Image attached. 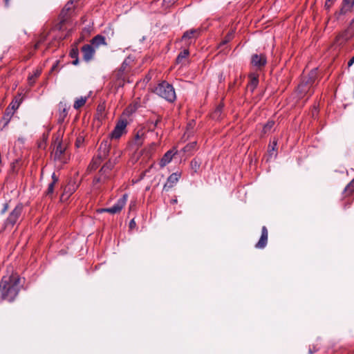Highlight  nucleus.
<instances>
[{
    "label": "nucleus",
    "mask_w": 354,
    "mask_h": 354,
    "mask_svg": "<svg viewBox=\"0 0 354 354\" xmlns=\"http://www.w3.org/2000/svg\"><path fill=\"white\" fill-rule=\"evenodd\" d=\"M22 285L17 274L4 276L0 282V296L3 300L13 301L18 295Z\"/></svg>",
    "instance_id": "nucleus-1"
},
{
    "label": "nucleus",
    "mask_w": 354,
    "mask_h": 354,
    "mask_svg": "<svg viewBox=\"0 0 354 354\" xmlns=\"http://www.w3.org/2000/svg\"><path fill=\"white\" fill-rule=\"evenodd\" d=\"M135 56L129 55L124 59L121 66L113 72L111 78L116 87H123L126 82H129L128 77L135 64Z\"/></svg>",
    "instance_id": "nucleus-2"
},
{
    "label": "nucleus",
    "mask_w": 354,
    "mask_h": 354,
    "mask_svg": "<svg viewBox=\"0 0 354 354\" xmlns=\"http://www.w3.org/2000/svg\"><path fill=\"white\" fill-rule=\"evenodd\" d=\"M154 93L170 102H174L176 98L173 86L165 81L158 84L154 89Z\"/></svg>",
    "instance_id": "nucleus-3"
},
{
    "label": "nucleus",
    "mask_w": 354,
    "mask_h": 354,
    "mask_svg": "<svg viewBox=\"0 0 354 354\" xmlns=\"http://www.w3.org/2000/svg\"><path fill=\"white\" fill-rule=\"evenodd\" d=\"M23 209L24 205L22 203H18L15 206V207L9 214L6 220L4 221V228L12 227L15 224L17 223L18 221L21 216Z\"/></svg>",
    "instance_id": "nucleus-4"
},
{
    "label": "nucleus",
    "mask_w": 354,
    "mask_h": 354,
    "mask_svg": "<svg viewBox=\"0 0 354 354\" xmlns=\"http://www.w3.org/2000/svg\"><path fill=\"white\" fill-rule=\"evenodd\" d=\"M62 133L59 130L54 140V156L55 160H62V156L64 154L66 149V146L62 142Z\"/></svg>",
    "instance_id": "nucleus-5"
},
{
    "label": "nucleus",
    "mask_w": 354,
    "mask_h": 354,
    "mask_svg": "<svg viewBox=\"0 0 354 354\" xmlns=\"http://www.w3.org/2000/svg\"><path fill=\"white\" fill-rule=\"evenodd\" d=\"M267 64V57L265 54H253L251 56L250 64L257 71H262Z\"/></svg>",
    "instance_id": "nucleus-6"
},
{
    "label": "nucleus",
    "mask_w": 354,
    "mask_h": 354,
    "mask_svg": "<svg viewBox=\"0 0 354 354\" xmlns=\"http://www.w3.org/2000/svg\"><path fill=\"white\" fill-rule=\"evenodd\" d=\"M127 201V194H124L118 201L111 207L103 208L100 210V212H108L112 214L119 213L124 207Z\"/></svg>",
    "instance_id": "nucleus-7"
},
{
    "label": "nucleus",
    "mask_w": 354,
    "mask_h": 354,
    "mask_svg": "<svg viewBox=\"0 0 354 354\" xmlns=\"http://www.w3.org/2000/svg\"><path fill=\"white\" fill-rule=\"evenodd\" d=\"M353 32H351L348 28H346L337 35L333 41V45L337 47H341L353 37Z\"/></svg>",
    "instance_id": "nucleus-8"
},
{
    "label": "nucleus",
    "mask_w": 354,
    "mask_h": 354,
    "mask_svg": "<svg viewBox=\"0 0 354 354\" xmlns=\"http://www.w3.org/2000/svg\"><path fill=\"white\" fill-rule=\"evenodd\" d=\"M316 74V71H312L308 78L305 77L302 80L297 88L301 95L306 93L308 91L310 86L313 84L315 80Z\"/></svg>",
    "instance_id": "nucleus-9"
},
{
    "label": "nucleus",
    "mask_w": 354,
    "mask_h": 354,
    "mask_svg": "<svg viewBox=\"0 0 354 354\" xmlns=\"http://www.w3.org/2000/svg\"><path fill=\"white\" fill-rule=\"evenodd\" d=\"M127 125V121L126 119H120L116 123L114 129L110 134L111 139H118L125 132V129Z\"/></svg>",
    "instance_id": "nucleus-10"
},
{
    "label": "nucleus",
    "mask_w": 354,
    "mask_h": 354,
    "mask_svg": "<svg viewBox=\"0 0 354 354\" xmlns=\"http://www.w3.org/2000/svg\"><path fill=\"white\" fill-rule=\"evenodd\" d=\"M201 34V29H190L185 31L181 38L182 41H185L187 46L190 45L199 37Z\"/></svg>",
    "instance_id": "nucleus-11"
},
{
    "label": "nucleus",
    "mask_w": 354,
    "mask_h": 354,
    "mask_svg": "<svg viewBox=\"0 0 354 354\" xmlns=\"http://www.w3.org/2000/svg\"><path fill=\"white\" fill-rule=\"evenodd\" d=\"M115 163L111 161L106 162L100 170V177L95 180L97 183H104V181L110 178L109 172L113 168Z\"/></svg>",
    "instance_id": "nucleus-12"
},
{
    "label": "nucleus",
    "mask_w": 354,
    "mask_h": 354,
    "mask_svg": "<svg viewBox=\"0 0 354 354\" xmlns=\"http://www.w3.org/2000/svg\"><path fill=\"white\" fill-rule=\"evenodd\" d=\"M111 148V141L109 139L104 140L100 145L98 149L97 158L102 160L109 156Z\"/></svg>",
    "instance_id": "nucleus-13"
},
{
    "label": "nucleus",
    "mask_w": 354,
    "mask_h": 354,
    "mask_svg": "<svg viewBox=\"0 0 354 354\" xmlns=\"http://www.w3.org/2000/svg\"><path fill=\"white\" fill-rule=\"evenodd\" d=\"M82 52L84 60L89 62L93 59L95 53V49L91 44H85L82 47Z\"/></svg>",
    "instance_id": "nucleus-14"
},
{
    "label": "nucleus",
    "mask_w": 354,
    "mask_h": 354,
    "mask_svg": "<svg viewBox=\"0 0 354 354\" xmlns=\"http://www.w3.org/2000/svg\"><path fill=\"white\" fill-rule=\"evenodd\" d=\"M145 138L146 130L143 128H141L136 132L133 140V145L137 147H139L142 145Z\"/></svg>",
    "instance_id": "nucleus-15"
},
{
    "label": "nucleus",
    "mask_w": 354,
    "mask_h": 354,
    "mask_svg": "<svg viewBox=\"0 0 354 354\" xmlns=\"http://www.w3.org/2000/svg\"><path fill=\"white\" fill-rule=\"evenodd\" d=\"M268 231L266 226H263L261 229V235L259 241L255 244L257 249H263L268 243Z\"/></svg>",
    "instance_id": "nucleus-16"
},
{
    "label": "nucleus",
    "mask_w": 354,
    "mask_h": 354,
    "mask_svg": "<svg viewBox=\"0 0 354 354\" xmlns=\"http://www.w3.org/2000/svg\"><path fill=\"white\" fill-rule=\"evenodd\" d=\"M77 185L75 182L70 181L64 188L63 193L61 196V200H66L70 196L75 192Z\"/></svg>",
    "instance_id": "nucleus-17"
},
{
    "label": "nucleus",
    "mask_w": 354,
    "mask_h": 354,
    "mask_svg": "<svg viewBox=\"0 0 354 354\" xmlns=\"http://www.w3.org/2000/svg\"><path fill=\"white\" fill-rule=\"evenodd\" d=\"M176 153V151L175 149H170L167 151L162 157V158L160 160L159 165L161 168H163L165 167L167 164H169L174 156Z\"/></svg>",
    "instance_id": "nucleus-18"
},
{
    "label": "nucleus",
    "mask_w": 354,
    "mask_h": 354,
    "mask_svg": "<svg viewBox=\"0 0 354 354\" xmlns=\"http://www.w3.org/2000/svg\"><path fill=\"white\" fill-rule=\"evenodd\" d=\"M250 82L248 84V88L252 93L259 84V75L255 73L249 75Z\"/></svg>",
    "instance_id": "nucleus-19"
},
{
    "label": "nucleus",
    "mask_w": 354,
    "mask_h": 354,
    "mask_svg": "<svg viewBox=\"0 0 354 354\" xmlns=\"http://www.w3.org/2000/svg\"><path fill=\"white\" fill-rule=\"evenodd\" d=\"M59 117L57 119V122H58V123L62 124L64 122L66 117L68 115V109L66 107V104L63 102H60L59 104Z\"/></svg>",
    "instance_id": "nucleus-20"
},
{
    "label": "nucleus",
    "mask_w": 354,
    "mask_h": 354,
    "mask_svg": "<svg viewBox=\"0 0 354 354\" xmlns=\"http://www.w3.org/2000/svg\"><path fill=\"white\" fill-rule=\"evenodd\" d=\"M92 46L95 48H98L100 45H106V39L101 35L95 36L91 41Z\"/></svg>",
    "instance_id": "nucleus-21"
},
{
    "label": "nucleus",
    "mask_w": 354,
    "mask_h": 354,
    "mask_svg": "<svg viewBox=\"0 0 354 354\" xmlns=\"http://www.w3.org/2000/svg\"><path fill=\"white\" fill-rule=\"evenodd\" d=\"M354 5V0H343L342 6L339 10V15H345L350 11Z\"/></svg>",
    "instance_id": "nucleus-22"
},
{
    "label": "nucleus",
    "mask_w": 354,
    "mask_h": 354,
    "mask_svg": "<svg viewBox=\"0 0 354 354\" xmlns=\"http://www.w3.org/2000/svg\"><path fill=\"white\" fill-rule=\"evenodd\" d=\"M178 180V174L176 173H173L171 174L168 178L167 183L164 185L163 189L166 190V187L168 186L169 187H173V185L176 183Z\"/></svg>",
    "instance_id": "nucleus-23"
},
{
    "label": "nucleus",
    "mask_w": 354,
    "mask_h": 354,
    "mask_svg": "<svg viewBox=\"0 0 354 354\" xmlns=\"http://www.w3.org/2000/svg\"><path fill=\"white\" fill-rule=\"evenodd\" d=\"M79 50L77 46H74L71 48L69 53V55L71 58L73 59L72 64L73 65H77L79 64Z\"/></svg>",
    "instance_id": "nucleus-24"
},
{
    "label": "nucleus",
    "mask_w": 354,
    "mask_h": 354,
    "mask_svg": "<svg viewBox=\"0 0 354 354\" xmlns=\"http://www.w3.org/2000/svg\"><path fill=\"white\" fill-rule=\"evenodd\" d=\"M189 55V51L188 48H185L182 50L177 56L176 59V63L177 64H182L183 59H186Z\"/></svg>",
    "instance_id": "nucleus-25"
},
{
    "label": "nucleus",
    "mask_w": 354,
    "mask_h": 354,
    "mask_svg": "<svg viewBox=\"0 0 354 354\" xmlns=\"http://www.w3.org/2000/svg\"><path fill=\"white\" fill-rule=\"evenodd\" d=\"M87 97H80V98L76 99L74 102L73 107L75 109H79L82 107L87 101Z\"/></svg>",
    "instance_id": "nucleus-26"
},
{
    "label": "nucleus",
    "mask_w": 354,
    "mask_h": 354,
    "mask_svg": "<svg viewBox=\"0 0 354 354\" xmlns=\"http://www.w3.org/2000/svg\"><path fill=\"white\" fill-rule=\"evenodd\" d=\"M41 71L37 69L32 75L28 76V80L30 86H33L35 80L41 75Z\"/></svg>",
    "instance_id": "nucleus-27"
},
{
    "label": "nucleus",
    "mask_w": 354,
    "mask_h": 354,
    "mask_svg": "<svg viewBox=\"0 0 354 354\" xmlns=\"http://www.w3.org/2000/svg\"><path fill=\"white\" fill-rule=\"evenodd\" d=\"M354 192V178L346 186L343 193L346 196L351 194Z\"/></svg>",
    "instance_id": "nucleus-28"
},
{
    "label": "nucleus",
    "mask_w": 354,
    "mask_h": 354,
    "mask_svg": "<svg viewBox=\"0 0 354 354\" xmlns=\"http://www.w3.org/2000/svg\"><path fill=\"white\" fill-rule=\"evenodd\" d=\"M196 147V142H192L190 143H188L187 145H185L183 147V151L185 153H192Z\"/></svg>",
    "instance_id": "nucleus-29"
},
{
    "label": "nucleus",
    "mask_w": 354,
    "mask_h": 354,
    "mask_svg": "<svg viewBox=\"0 0 354 354\" xmlns=\"http://www.w3.org/2000/svg\"><path fill=\"white\" fill-rule=\"evenodd\" d=\"M162 120V116L158 115L157 119L153 122L152 120H149V123H150L151 125H153V128H149V131H153L155 128H157L159 127V124H160Z\"/></svg>",
    "instance_id": "nucleus-30"
},
{
    "label": "nucleus",
    "mask_w": 354,
    "mask_h": 354,
    "mask_svg": "<svg viewBox=\"0 0 354 354\" xmlns=\"http://www.w3.org/2000/svg\"><path fill=\"white\" fill-rule=\"evenodd\" d=\"M190 166L194 173H196L198 169L200 168L201 162L194 158L191 161Z\"/></svg>",
    "instance_id": "nucleus-31"
},
{
    "label": "nucleus",
    "mask_w": 354,
    "mask_h": 354,
    "mask_svg": "<svg viewBox=\"0 0 354 354\" xmlns=\"http://www.w3.org/2000/svg\"><path fill=\"white\" fill-rule=\"evenodd\" d=\"M54 183H49L47 190L46 191L45 194L46 196H48L49 198H53V193H54V187H55Z\"/></svg>",
    "instance_id": "nucleus-32"
},
{
    "label": "nucleus",
    "mask_w": 354,
    "mask_h": 354,
    "mask_svg": "<svg viewBox=\"0 0 354 354\" xmlns=\"http://www.w3.org/2000/svg\"><path fill=\"white\" fill-rule=\"evenodd\" d=\"M233 38V32H228L224 39L220 43V47L222 46H224L227 44L228 42H230Z\"/></svg>",
    "instance_id": "nucleus-33"
},
{
    "label": "nucleus",
    "mask_w": 354,
    "mask_h": 354,
    "mask_svg": "<svg viewBox=\"0 0 354 354\" xmlns=\"http://www.w3.org/2000/svg\"><path fill=\"white\" fill-rule=\"evenodd\" d=\"M274 121H268L263 128V131L264 133H266L268 131H269L274 126Z\"/></svg>",
    "instance_id": "nucleus-34"
},
{
    "label": "nucleus",
    "mask_w": 354,
    "mask_h": 354,
    "mask_svg": "<svg viewBox=\"0 0 354 354\" xmlns=\"http://www.w3.org/2000/svg\"><path fill=\"white\" fill-rule=\"evenodd\" d=\"M84 141V138L83 136H78L75 141V146L77 148L81 147L83 145Z\"/></svg>",
    "instance_id": "nucleus-35"
},
{
    "label": "nucleus",
    "mask_w": 354,
    "mask_h": 354,
    "mask_svg": "<svg viewBox=\"0 0 354 354\" xmlns=\"http://www.w3.org/2000/svg\"><path fill=\"white\" fill-rule=\"evenodd\" d=\"M336 0H326L324 7L326 10H329Z\"/></svg>",
    "instance_id": "nucleus-36"
},
{
    "label": "nucleus",
    "mask_w": 354,
    "mask_h": 354,
    "mask_svg": "<svg viewBox=\"0 0 354 354\" xmlns=\"http://www.w3.org/2000/svg\"><path fill=\"white\" fill-rule=\"evenodd\" d=\"M10 106H11L12 109V110H16L19 108V102H18L17 100L16 101H12Z\"/></svg>",
    "instance_id": "nucleus-37"
},
{
    "label": "nucleus",
    "mask_w": 354,
    "mask_h": 354,
    "mask_svg": "<svg viewBox=\"0 0 354 354\" xmlns=\"http://www.w3.org/2000/svg\"><path fill=\"white\" fill-rule=\"evenodd\" d=\"M59 60H57L55 64L53 65L51 69H50V72H53V71H55L57 70L58 67H59Z\"/></svg>",
    "instance_id": "nucleus-38"
},
{
    "label": "nucleus",
    "mask_w": 354,
    "mask_h": 354,
    "mask_svg": "<svg viewBox=\"0 0 354 354\" xmlns=\"http://www.w3.org/2000/svg\"><path fill=\"white\" fill-rule=\"evenodd\" d=\"M73 5V2H68L66 6L64 8L62 12V14L65 11V10H70L71 9V6Z\"/></svg>",
    "instance_id": "nucleus-39"
},
{
    "label": "nucleus",
    "mask_w": 354,
    "mask_h": 354,
    "mask_svg": "<svg viewBox=\"0 0 354 354\" xmlns=\"http://www.w3.org/2000/svg\"><path fill=\"white\" fill-rule=\"evenodd\" d=\"M351 32H353L354 35V19L351 21L349 24V26L347 28Z\"/></svg>",
    "instance_id": "nucleus-40"
},
{
    "label": "nucleus",
    "mask_w": 354,
    "mask_h": 354,
    "mask_svg": "<svg viewBox=\"0 0 354 354\" xmlns=\"http://www.w3.org/2000/svg\"><path fill=\"white\" fill-rule=\"evenodd\" d=\"M58 177L55 175V173L52 174V183L56 184L58 182Z\"/></svg>",
    "instance_id": "nucleus-41"
},
{
    "label": "nucleus",
    "mask_w": 354,
    "mask_h": 354,
    "mask_svg": "<svg viewBox=\"0 0 354 354\" xmlns=\"http://www.w3.org/2000/svg\"><path fill=\"white\" fill-rule=\"evenodd\" d=\"M276 146H277V141H274L273 145L272 147L269 146V152L271 153L272 151H274Z\"/></svg>",
    "instance_id": "nucleus-42"
},
{
    "label": "nucleus",
    "mask_w": 354,
    "mask_h": 354,
    "mask_svg": "<svg viewBox=\"0 0 354 354\" xmlns=\"http://www.w3.org/2000/svg\"><path fill=\"white\" fill-rule=\"evenodd\" d=\"M136 223L134 218L131 219L129 222V227L131 229H133V227H136Z\"/></svg>",
    "instance_id": "nucleus-43"
},
{
    "label": "nucleus",
    "mask_w": 354,
    "mask_h": 354,
    "mask_svg": "<svg viewBox=\"0 0 354 354\" xmlns=\"http://www.w3.org/2000/svg\"><path fill=\"white\" fill-rule=\"evenodd\" d=\"M8 208V203H4V205H3V208L2 209V210H1V213L2 214H4V213L7 211Z\"/></svg>",
    "instance_id": "nucleus-44"
},
{
    "label": "nucleus",
    "mask_w": 354,
    "mask_h": 354,
    "mask_svg": "<svg viewBox=\"0 0 354 354\" xmlns=\"http://www.w3.org/2000/svg\"><path fill=\"white\" fill-rule=\"evenodd\" d=\"M354 64V56L348 62V68H350Z\"/></svg>",
    "instance_id": "nucleus-45"
},
{
    "label": "nucleus",
    "mask_w": 354,
    "mask_h": 354,
    "mask_svg": "<svg viewBox=\"0 0 354 354\" xmlns=\"http://www.w3.org/2000/svg\"><path fill=\"white\" fill-rule=\"evenodd\" d=\"M44 41V39H41L39 40L35 45V48L37 49L39 48V45L41 44V42Z\"/></svg>",
    "instance_id": "nucleus-46"
},
{
    "label": "nucleus",
    "mask_w": 354,
    "mask_h": 354,
    "mask_svg": "<svg viewBox=\"0 0 354 354\" xmlns=\"http://www.w3.org/2000/svg\"><path fill=\"white\" fill-rule=\"evenodd\" d=\"M157 146H158V144H157V143H156V142H152V143L151 144V147L155 148V147H156Z\"/></svg>",
    "instance_id": "nucleus-47"
},
{
    "label": "nucleus",
    "mask_w": 354,
    "mask_h": 354,
    "mask_svg": "<svg viewBox=\"0 0 354 354\" xmlns=\"http://www.w3.org/2000/svg\"><path fill=\"white\" fill-rule=\"evenodd\" d=\"M131 111L129 110V108H127L125 109L124 112V114H126V113H130Z\"/></svg>",
    "instance_id": "nucleus-48"
},
{
    "label": "nucleus",
    "mask_w": 354,
    "mask_h": 354,
    "mask_svg": "<svg viewBox=\"0 0 354 354\" xmlns=\"http://www.w3.org/2000/svg\"><path fill=\"white\" fill-rule=\"evenodd\" d=\"M103 109H104V107H103L102 106H100H100H97V110H98L99 111H101Z\"/></svg>",
    "instance_id": "nucleus-49"
},
{
    "label": "nucleus",
    "mask_w": 354,
    "mask_h": 354,
    "mask_svg": "<svg viewBox=\"0 0 354 354\" xmlns=\"http://www.w3.org/2000/svg\"><path fill=\"white\" fill-rule=\"evenodd\" d=\"M5 1V4L6 6H8L9 5V0H4Z\"/></svg>",
    "instance_id": "nucleus-50"
},
{
    "label": "nucleus",
    "mask_w": 354,
    "mask_h": 354,
    "mask_svg": "<svg viewBox=\"0 0 354 354\" xmlns=\"http://www.w3.org/2000/svg\"><path fill=\"white\" fill-rule=\"evenodd\" d=\"M94 164H95V165H96L95 167H97V166L96 160L94 162Z\"/></svg>",
    "instance_id": "nucleus-51"
}]
</instances>
